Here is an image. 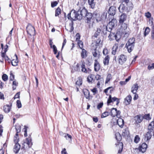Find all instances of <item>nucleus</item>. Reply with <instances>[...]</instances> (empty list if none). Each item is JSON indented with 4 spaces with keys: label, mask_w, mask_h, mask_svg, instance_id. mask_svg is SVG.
<instances>
[{
    "label": "nucleus",
    "mask_w": 154,
    "mask_h": 154,
    "mask_svg": "<svg viewBox=\"0 0 154 154\" xmlns=\"http://www.w3.org/2000/svg\"><path fill=\"white\" fill-rule=\"evenodd\" d=\"M115 90V87L112 86L109 87L103 90L104 93L107 96H109L108 99L107 104L108 105H110L111 103H113L114 102H116V104L118 106L120 103V99L116 97H112L111 94Z\"/></svg>",
    "instance_id": "1"
},
{
    "label": "nucleus",
    "mask_w": 154,
    "mask_h": 154,
    "mask_svg": "<svg viewBox=\"0 0 154 154\" xmlns=\"http://www.w3.org/2000/svg\"><path fill=\"white\" fill-rule=\"evenodd\" d=\"M73 12L72 13V12L73 10H72L70 13H69L67 14V18L69 20H70L71 21V23H69V26L70 27V29L69 31L70 32H72L74 29L73 21L77 20H78V19L76 17V16H75V12H77V11H76L75 10H73Z\"/></svg>",
    "instance_id": "2"
},
{
    "label": "nucleus",
    "mask_w": 154,
    "mask_h": 154,
    "mask_svg": "<svg viewBox=\"0 0 154 154\" xmlns=\"http://www.w3.org/2000/svg\"><path fill=\"white\" fill-rule=\"evenodd\" d=\"M107 29V28L106 26L104 25L100 26L99 27L97 28L94 35L92 36V37L97 38L99 37L100 35L102 33L104 35L106 34Z\"/></svg>",
    "instance_id": "3"
},
{
    "label": "nucleus",
    "mask_w": 154,
    "mask_h": 154,
    "mask_svg": "<svg viewBox=\"0 0 154 154\" xmlns=\"http://www.w3.org/2000/svg\"><path fill=\"white\" fill-rule=\"evenodd\" d=\"M93 14L92 13L88 12L84 17H85V21L88 26L89 28L93 27L94 20L93 19Z\"/></svg>",
    "instance_id": "4"
},
{
    "label": "nucleus",
    "mask_w": 154,
    "mask_h": 154,
    "mask_svg": "<svg viewBox=\"0 0 154 154\" xmlns=\"http://www.w3.org/2000/svg\"><path fill=\"white\" fill-rule=\"evenodd\" d=\"M132 5H133L132 4L131 6H128L127 5L126 6L125 4L122 3L119 7L118 9L119 12L122 14L125 13V12L128 13L133 9V7Z\"/></svg>",
    "instance_id": "5"
},
{
    "label": "nucleus",
    "mask_w": 154,
    "mask_h": 154,
    "mask_svg": "<svg viewBox=\"0 0 154 154\" xmlns=\"http://www.w3.org/2000/svg\"><path fill=\"white\" fill-rule=\"evenodd\" d=\"M88 13L86 9L84 8L81 10H79L75 12V16L78 19V20H80L82 19L83 17H85L86 14Z\"/></svg>",
    "instance_id": "6"
},
{
    "label": "nucleus",
    "mask_w": 154,
    "mask_h": 154,
    "mask_svg": "<svg viewBox=\"0 0 154 154\" xmlns=\"http://www.w3.org/2000/svg\"><path fill=\"white\" fill-rule=\"evenodd\" d=\"M80 68H81V71L82 72L86 73L88 72V71L85 68V63L83 60L77 63L76 66V71H79Z\"/></svg>",
    "instance_id": "7"
},
{
    "label": "nucleus",
    "mask_w": 154,
    "mask_h": 154,
    "mask_svg": "<svg viewBox=\"0 0 154 154\" xmlns=\"http://www.w3.org/2000/svg\"><path fill=\"white\" fill-rule=\"evenodd\" d=\"M26 31L28 34L31 36L35 35V31L34 27L30 23H28L26 27Z\"/></svg>",
    "instance_id": "8"
},
{
    "label": "nucleus",
    "mask_w": 154,
    "mask_h": 154,
    "mask_svg": "<svg viewBox=\"0 0 154 154\" xmlns=\"http://www.w3.org/2000/svg\"><path fill=\"white\" fill-rule=\"evenodd\" d=\"M127 60V56L124 54H121L118 56L117 60L119 64L123 65L125 64Z\"/></svg>",
    "instance_id": "9"
},
{
    "label": "nucleus",
    "mask_w": 154,
    "mask_h": 154,
    "mask_svg": "<svg viewBox=\"0 0 154 154\" xmlns=\"http://www.w3.org/2000/svg\"><path fill=\"white\" fill-rule=\"evenodd\" d=\"M122 135V137L125 139L127 140L130 139V133L128 127H127L123 130Z\"/></svg>",
    "instance_id": "10"
},
{
    "label": "nucleus",
    "mask_w": 154,
    "mask_h": 154,
    "mask_svg": "<svg viewBox=\"0 0 154 154\" xmlns=\"http://www.w3.org/2000/svg\"><path fill=\"white\" fill-rule=\"evenodd\" d=\"M121 113L120 110H118L116 108H112L111 109L110 111V115L113 117L115 116L119 117L120 116Z\"/></svg>",
    "instance_id": "11"
},
{
    "label": "nucleus",
    "mask_w": 154,
    "mask_h": 154,
    "mask_svg": "<svg viewBox=\"0 0 154 154\" xmlns=\"http://www.w3.org/2000/svg\"><path fill=\"white\" fill-rule=\"evenodd\" d=\"M83 93L85 97L89 101L92 99L93 96L92 95L90 94V92L88 89H84L83 90Z\"/></svg>",
    "instance_id": "12"
},
{
    "label": "nucleus",
    "mask_w": 154,
    "mask_h": 154,
    "mask_svg": "<svg viewBox=\"0 0 154 154\" xmlns=\"http://www.w3.org/2000/svg\"><path fill=\"white\" fill-rule=\"evenodd\" d=\"M152 61L150 59H148L145 62V65L147 66V69L151 70L154 69V63H152Z\"/></svg>",
    "instance_id": "13"
},
{
    "label": "nucleus",
    "mask_w": 154,
    "mask_h": 154,
    "mask_svg": "<svg viewBox=\"0 0 154 154\" xmlns=\"http://www.w3.org/2000/svg\"><path fill=\"white\" fill-rule=\"evenodd\" d=\"M147 148V145L145 143H143L142 144L140 145L138 149L140 152L142 153L145 152Z\"/></svg>",
    "instance_id": "14"
},
{
    "label": "nucleus",
    "mask_w": 154,
    "mask_h": 154,
    "mask_svg": "<svg viewBox=\"0 0 154 154\" xmlns=\"http://www.w3.org/2000/svg\"><path fill=\"white\" fill-rule=\"evenodd\" d=\"M116 7L114 6H111L109 8L108 13L109 15L112 16V18L114 17V16L116 14Z\"/></svg>",
    "instance_id": "15"
},
{
    "label": "nucleus",
    "mask_w": 154,
    "mask_h": 154,
    "mask_svg": "<svg viewBox=\"0 0 154 154\" xmlns=\"http://www.w3.org/2000/svg\"><path fill=\"white\" fill-rule=\"evenodd\" d=\"M97 48L92 47V53L94 57L99 58L100 56V52L97 49Z\"/></svg>",
    "instance_id": "16"
},
{
    "label": "nucleus",
    "mask_w": 154,
    "mask_h": 154,
    "mask_svg": "<svg viewBox=\"0 0 154 154\" xmlns=\"http://www.w3.org/2000/svg\"><path fill=\"white\" fill-rule=\"evenodd\" d=\"M108 38L110 41L113 40L115 39L117 42H119L120 40V38H118L117 37V34L115 33L110 32L109 35L108 36Z\"/></svg>",
    "instance_id": "17"
},
{
    "label": "nucleus",
    "mask_w": 154,
    "mask_h": 154,
    "mask_svg": "<svg viewBox=\"0 0 154 154\" xmlns=\"http://www.w3.org/2000/svg\"><path fill=\"white\" fill-rule=\"evenodd\" d=\"M134 120L135 121L134 124H138L140 123L143 120V119L142 115H138L134 117Z\"/></svg>",
    "instance_id": "18"
},
{
    "label": "nucleus",
    "mask_w": 154,
    "mask_h": 154,
    "mask_svg": "<svg viewBox=\"0 0 154 154\" xmlns=\"http://www.w3.org/2000/svg\"><path fill=\"white\" fill-rule=\"evenodd\" d=\"M102 42H101V39L98 37L97 39L94 40L92 44V47L97 48V46H99L100 45H102Z\"/></svg>",
    "instance_id": "19"
},
{
    "label": "nucleus",
    "mask_w": 154,
    "mask_h": 154,
    "mask_svg": "<svg viewBox=\"0 0 154 154\" xmlns=\"http://www.w3.org/2000/svg\"><path fill=\"white\" fill-rule=\"evenodd\" d=\"M112 19L111 21H110L108 24V25L110 26L109 28L112 29L115 26L117 25V20L115 18H114V17H113V18L111 17V19Z\"/></svg>",
    "instance_id": "20"
},
{
    "label": "nucleus",
    "mask_w": 154,
    "mask_h": 154,
    "mask_svg": "<svg viewBox=\"0 0 154 154\" xmlns=\"http://www.w3.org/2000/svg\"><path fill=\"white\" fill-rule=\"evenodd\" d=\"M94 70L95 72H98L100 70L101 68L100 64L97 59H95L94 60Z\"/></svg>",
    "instance_id": "21"
},
{
    "label": "nucleus",
    "mask_w": 154,
    "mask_h": 154,
    "mask_svg": "<svg viewBox=\"0 0 154 154\" xmlns=\"http://www.w3.org/2000/svg\"><path fill=\"white\" fill-rule=\"evenodd\" d=\"M53 42L52 40L50 39L49 41V44L50 46V48L53 49V51L54 54H57V49L56 47L54 45H53Z\"/></svg>",
    "instance_id": "22"
},
{
    "label": "nucleus",
    "mask_w": 154,
    "mask_h": 154,
    "mask_svg": "<svg viewBox=\"0 0 154 154\" xmlns=\"http://www.w3.org/2000/svg\"><path fill=\"white\" fill-rule=\"evenodd\" d=\"M119 45V42L117 43H115L113 46L112 49V54L113 55H115L116 53L118 46Z\"/></svg>",
    "instance_id": "23"
},
{
    "label": "nucleus",
    "mask_w": 154,
    "mask_h": 154,
    "mask_svg": "<svg viewBox=\"0 0 154 154\" xmlns=\"http://www.w3.org/2000/svg\"><path fill=\"white\" fill-rule=\"evenodd\" d=\"M127 18V15L125 13H123L120 15L119 20V23H122L125 21Z\"/></svg>",
    "instance_id": "24"
},
{
    "label": "nucleus",
    "mask_w": 154,
    "mask_h": 154,
    "mask_svg": "<svg viewBox=\"0 0 154 154\" xmlns=\"http://www.w3.org/2000/svg\"><path fill=\"white\" fill-rule=\"evenodd\" d=\"M115 138L117 141V142L116 143V145H117V144H119V143H122L121 142L122 139V136L119 132L116 133L115 134Z\"/></svg>",
    "instance_id": "25"
},
{
    "label": "nucleus",
    "mask_w": 154,
    "mask_h": 154,
    "mask_svg": "<svg viewBox=\"0 0 154 154\" xmlns=\"http://www.w3.org/2000/svg\"><path fill=\"white\" fill-rule=\"evenodd\" d=\"M20 149V145L18 143H15L14 146L13 150L15 153H18Z\"/></svg>",
    "instance_id": "26"
},
{
    "label": "nucleus",
    "mask_w": 154,
    "mask_h": 154,
    "mask_svg": "<svg viewBox=\"0 0 154 154\" xmlns=\"http://www.w3.org/2000/svg\"><path fill=\"white\" fill-rule=\"evenodd\" d=\"M134 45L127 43H126L125 45V47L129 53H131L132 51L134 48Z\"/></svg>",
    "instance_id": "27"
},
{
    "label": "nucleus",
    "mask_w": 154,
    "mask_h": 154,
    "mask_svg": "<svg viewBox=\"0 0 154 154\" xmlns=\"http://www.w3.org/2000/svg\"><path fill=\"white\" fill-rule=\"evenodd\" d=\"M118 118V119L117 121V124L119 127L123 128L124 125V121L122 118H120V117Z\"/></svg>",
    "instance_id": "28"
},
{
    "label": "nucleus",
    "mask_w": 154,
    "mask_h": 154,
    "mask_svg": "<svg viewBox=\"0 0 154 154\" xmlns=\"http://www.w3.org/2000/svg\"><path fill=\"white\" fill-rule=\"evenodd\" d=\"M82 51L80 53L81 57L82 59L86 58L88 56V52L85 49H81Z\"/></svg>",
    "instance_id": "29"
},
{
    "label": "nucleus",
    "mask_w": 154,
    "mask_h": 154,
    "mask_svg": "<svg viewBox=\"0 0 154 154\" xmlns=\"http://www.w3.org/2000/svg\"><path fill=\"white\" fill-rule=\"evenodd\" d=\"M12 105V103H10V106L7 104L4 106L3 110L5 112L8 113L10 112Z\"/></svg>",
    "instance_id": "30"
},
{
    "label": "nucleus",
    "mask_w": 154,
    "mask_h": 154,
    "mask_svg": "<svg viewBox=\"0 0 154 154\" xmlns=\"http://www.w3.org/2000/svg\"><path fill=\"white\" fill-rule=\"evenodd\" d=\"M132 100V97L130 95L127 96L124 99V103L126 105L130 104Z\"/></svg>",
    "instance_id": "31"
},
{
    "label": "nucleus",
    "mask_w": 154,
    "mask_h": 154,
    "mask_svg": "<svg viewBox=\"0 0 154 154\" xmlns=\"http://www.w3.org/2000/svg\"><path fill=\"white\" fill-rule=\"evenodd\" d=\"M110 56L109 55L106 56L103 60V62L104 66L108 65L109 63Z\"/></svg>",
    "instance_id": "32"
},
{
    "label": "nucleus",
    "mask_w": 154,
    "mask_h": 154,
    "mask_svg": "<svg viewBox=\"0 0 154 154\" xmlns=\"http://www.w3.org/2000/svg\"><path fill=\"white\" fill-rule=\"evenodd\" d=\"M26 144L28 146V148L31 147L32 145V139L30 136L26 138Z\"/></svg>",
    "instance_id": "33"
},
{
    "label": "nucleus",
    "mask_w": 154,
    "mask_h": 154,
    "mask_svg": "<svg viewBox=\"0 0 154 154\" xmlns=\"http://www.w3.org/2000/svg\"><path fill=\"white\" fill-rule=\"evenodd\" d=\"M15 59H12L11 61V64L13 66H16L18 65V57L17 54H15Z\"/></svg>",
    "instance_id": "34"
},
{
    "label": "nucleus",
    "mask_w": 154,
    "mask_h": 154,
    "mask_svg": "<svg viewBox=\"0 0 154 154\" xmlns=\"http://www.w3.org/2000/svg\"><path fill=\"white\" fill-rule=\"evenodd\" d=\"M138 88V86L137 83L134 84L131 88V91L133 94L136 93Z\"/></svg>",
    "instance_id": "35"
},
{
    "label": "nucleus",
    "mask_w": 154,
    "mask_h": 154,
    "mask_svg": "<svg viewBox=\"0 0 154 154\" xmlns=\"http://www.w3.org/2000/svg\"><path fill=\"white\" fill-rule=\"evenodd\" d=\"M142 116L143 119H144L146 120L149 121L151 119V117L149 113L142 114Z\"/></svg>",
    "instance_id": "36"
},
{
    "label": "nucleus",
    "mask_w": 154,
    "mask_h": 154,
    "mask_svg": "<svg viewBox=\"0 0 154 154\" xmlns=\"http://www.w3.org/2000/svg\"><path fill=\"white\" fill-rule=\"evenodd\" d=\"M94 75L91 74L88 75L87 77V81L89 82L93 83L94 82L95 79L94 78Z\"/></svg>",
    "instance_id": "37"
},
{
    "label": "nucleus",
    "mask_w": 154,
    "mask_h": 154,
    "mask_svg": "<svg viewBox=\"0 0 154 154\" xmlns=\"http://www.w3.org/2000/svg\"><path fill=\"white\" fill-rule=\"evenodd\" d=\"M1 48L2 49V51H3V53L5 54L6 52L8 51V45L6 44L4 46L2 43H1Z\"/></svg>",
    "instance_id": "38"
},
{
    "label": "nucleus",
    "mask_w": 154,
    "mask_h": 154,
    "mask_svg": "<svg viewBox=\"0 0 154 154\" xmlns=\"http://www.w3.org/2000/svg\"><path fill=\"white\" fill-rule=\"evenodd\" d=\"M94 0H88V3L90 7L92 9L94 8L95 3L94 2Z\"/></svg>",
    "instance_id": "39"
},
{
    "label": "nucleus",
    "mask_w": 154,
    "mask_h": 154,
    "mask_svg": "<svg viewBox=\"0 0 154 154\" xmlns=\"http://www.w3.org/2000/svg\"><path fill=\"white\" fill-rule=\"evenodd\" d=\"M151 132L148 131L145 135V140L146 141H147L149 140L151 137L152 134L151 133Z\"/></svg>",
    "instance_id": "40"
},
{
    "label": "nucleus",
    "mask_w": 154,
    "mask_h": 154,
    "mask_svg": "<svg viewBox=\"0 0 154 154\" xmlns=\"http://www.w3.org/2000/svg\"><path fill=\"white\" fill-rule=\"evenodd\" d=\"M154 125L153 123L152 122L149 124L148 127V131L152 132L154 130Z\"/></svg>",
    "instance_id": "41"
},
{
    "label": "nucleus",
    "mask_w": 154,
    "mask_h": 154,
    "mask_svg": "<svg viewBox=\"0 0 154 154\" xmlns=\"http://www.w3.org/2000/svg\"><path fill=\"white\" fill-rule=\"evenodd\" d=\"M135 38L134 37H132L129 39L127 43L135 45Z\"/></svg>",
    "instance_id": "42"
},
{
    "label": "nucleus",
    "mask_w": 154,
    "mask_h": 154,
    "mask_svg": "<svg viewBox=\"0 0 154 154\" xmlns=\"http://www.w3.org/2000/svg\"><path fill=\"white\" fill-rule=\"evenodd\" d=\"M13 141L14 143H18L19 141V134H16L14 137Z\"/></svg>",
    "instance_id": "43"
},
{
    "label": "nucleus",
    "mask_w": 154,
    "mask_h": 154,
    "mask_svg": "<svg viewBox=\"0 0 154 154\" xmlns=\"http://www.w3.org/2000/svg\"><path fill=\"white\" fill-rule=\"evenodd\" d=\"M82 77L81 76H79L78 78V80L76 81L75 84L76 85L80 86L82 85Z\"/></svg>",
    "instance_id": "44"
},
{
    "label": "nucleus",
    "mask_w": 154,
    "mask_h": 154,
    "mask_svg": "<svg viewBox=\"0 0 154 154\" xmlns=\"http://www.w3.org/2000/svg\"><path fill=\"white\" fill-rule=\"evenodd\" d=\"M5 53H3V51H2L1 54H0V62L2 63H4V60L5 58Z\"/></svg>",
    "instance_id": "45"
},
{
    "label": "nucleus",
    "mask_w": 154,
    "mask_h": 154,
    "mask_svg": "<svg viewBox=\"0 0 154 154\" xmlns=\"http://www.w3.org/2000/svg\"><path fill=\"white\" fill-rule=\"evenodd\" d=\"M15 129L16 133V134H18L20 132L21 128V126L20 125L18 124H17L15 125Z\"/></svg>",
    "instance_id": "46"
},
{
    "label": "nucleus",
    "mask_w": 154,
    "mask_h": 154,
    "mask_svg": "<svg viewBox=\"0 0 154 154\" xmlns=\"http://www.w3.org/2000/svg\"><path fill=\"white\" fill-rule=\"evenodd\" d=\"M121 25V29L122 31L126 30L127 28V24L123 22L122 23H119Z\"/></svg>",
    "instance_id": "47"
},
{
    "label": "nucleus",
    "mask_w": 154,
    "mask_h": 154,
    "mask_svg": "<svg viewBox=\"0 0 154 154\" xmlns=\"http://www.w3.org/2000/svg\"><path fill=\"white\" fill-rule=\"evenodd\" d=\"M112 79V75L110 73H108L107 75L105 82V84L107 83Z\"/></svg>",
    "instance_id": "48"
},
{
    "label": "nucleus",
    "mask_w": 154,
    "mask_h": 154,
    "mask_svg": "<svg viewBox=\"0 0 154 154\" xmlns=\"http://www.w3.org/2000/svg\"><path fill=\"white\" fill-rule=\"evenodd\" d=\"M116 146H119V147H120V149L118 150V153H121L122 151L123 146V144L122 143H119V144H117Z\"/></svg>",
    "instance_id": "49"
},
{
    "label": "nucleus",
    "mask_w": 154,
    "mask_h": 154,
    "mask_svg": "<svg viewBox=\"0 0 154 154\" xmlns=\"http://www.w3.org/2000/svg\"><path fill=\"white\" fill-rule=\"evenodd\" d=\"M61 10L60 8L59 7L57 8L55 11V16L56 17L58 16L61 14Z\"/></svg>",
    "instance_id": "50"
},
{
    "label": "nucleus",
    "mask_w": 154,
    "mask_h": 154,
    "mask_svg": "<svg viewBox=\"0 0 154 154\" xmlns=\"http://www.w3.org/2000/svg\"><path fill=\"white\" fill-rule=\"evenodd\" d=\"M103 55L106 56L109 55V53L108 50L106 47L103 50Z\"/></svg>",
    "instance_id": "51"
},
{
    "label": "nucleus",
    "mask_w": 154,
    "mask_h": 154,
    "mask_svg": "<svg viewBox=\"0 0 154 154\" xmlns=\"http://www.w3.org/2000/svg\"><path fill=\"white\" fill-rule=\"evenodd\" d=\"M150 29L148 27H146L144 32V36H146L147 35L149 34V33L150 31Z\"/></svg>",
    "instance_id": "52"
},
{
    "label": "nucleus",
    "mask_w": 154,
    "mask_h": 154,
    "mask_svg": "<svg viewBox=\"0 0 154 154\" xmlns=\"http://www.w3.org/2000/svg\"><path fill=\"white\" fill-rule=\"evenodd\" d=\"M28 148V146L26 144V142H24L22 144V147H21V149H23V150H25L26 149L29 148Z\"/></svg>",
    "instance_id": "53"
},
{
    "label": "nucleus",
    "mask_w": 154,
    "mask_h": 154,
    "mask_svg": "<svg viewBox=\"0 0 154 154\" xmlns=\"http://www.w3.org/2000/svg\"><path fill=\"white\" fill-rule=\"evenodd\" d=\"M77 44L81 49H83V44L82 41L80 40L78 41Z\"/></svg>",
    "instance_id": "54"
},
{
    "label": "nucleus",
    "mask_w": 154,
    "mask_h": 154,
    "mask_svg": "<svg viewBox=\"0 0 154 154\" xmlns=\"http://www.w3.org/2000/svg\"><path fill=\"white\" fill-rule=\"evenodd\" d=\"M18 84V83L15 80L12 83V89L13 90H14L16 89V87L17 86Z\"/></svg>",
    "instance_id": "55"
},
{
    "label": "nucleus",
    "mask_w": 154,
    "mask_h": 154,
    "mask_svg": "<svg viewBox=\"0 0 154 154\" xmlns=\"http://www.w3.org/2000/svg\"><path fill=\"white\" fill-rule=\"evenodd\" d=\"M109 115V112L107 111L105 112L102 114L101 117L104 118L108 116Z\"/></svg>",
    "instance_id": "56"
},
{
    "label": "nucleus",
    "mask_w": 154,
    "mask_h": 154,
    "mask_svg": "<svg viewBox=\"0 0 154 154\" xmlns=\"http://www.w3.org/2000/svg\"><path fill=\"white\" fill-rule=\"evenodd\" d=\"M140 140V138L138 135H136L134 139V142L136 143H138Z\"/></svg>",
    "instance_id": "57"
},
{
    "label": "nucleus",
    "mask_w": 154,
    "mask_h": 154,
    "mask_svg": "<svg viewBox=\"0 0 154 154\" xmlns=\"http://www.w3.org/2000/svg\"><path fill=\"white\" fill-rule=\"evenodd\" d=\"M59 1H54L51 3V6L52 8H54L58 4Z\"/></svg>",
    "instance_id": "58"
},
{
    "label": "nucleus",
    "mask_w": 154,
    "mask_h": 154,
    "mask_svg": "<svg viewBox=\"0 0 154 154\" xmlns=\"http://www.w3.org/2000/svg\"><path fill=\"white\" fill-rule=\"evenodd\" d=\"M91 91L93 93V95H95L98 92L97 89L96 88H94L92 89H91Z\"/></svg>",
    "instance_id": "59"
},
{
    "label": "nucleus",
    "mask_w": 154,
    "mask_h": 154,
    "mask_svg": "<svg viewBox=\"0 0 154 154\" xmlns=\"http://www.w3.org/2000/svg\"><path fill=\"white\" fill-rule=\"evenodd\" d=\"M2 79L4 81H7L8 79V75L6 74H4L2 75Z\"/></svg>",
    "instance_id": "60"
},
{
    "label": "nucleus",
    "mask_w": 154,
    "mask_h": 154,
    "mask_svg": "<svg viewBox=\"0 0 154 154\" xmlns=\"http://www.w3.org/2000/svg\"><path fill=\"white\" fill-rule=\"evenodd\" d=\"M28 128V127L26 126H24V128H23V130H24V136L25 137H26L27 136V129Z\"/></svg>",
    "instance_id": "61"
},
{
    "label": "nucleus",
    "mask_w": 154,
    "mask_h": 154,
    "mask_svg": "<svg viewBox=\"0 0 154 154\" xmlns=\"http://www.w3.org/2000/svg\"><path fill=\"white\" fill-rule=\"evenodd\" d=\"M145 17L148 18H151V14L149 12H147L145 13Z\"/></svg>",
    "instance_id": "62"
},
{
    "label": "nucleus",
    "mask_w": 154,
    "mask_h": 154,
    "mask_svg": "<svg viewBox=\"0 0 154 154\" xmlns=\"http://www.w3.org/2000/svg\"><path fill=\"white\" fill-rule=\"evenodd\" d=\"M14 79V75L12 72H10L9 80L10 81H13Z\"/></svg>",
    "instance_id": "63"
},
{
    "label": "nucleus",
    "mask_w": 154,
    "mask_h": 154,
    "mask_svg": "<svg viewBox=\"0 0 154 154\" xmlns=\"http://www.w3.org/2000/svg\"><path fill=\"white\" fill-rule=\"evenodd\" d=\"M17 107L19 108L21 107L22 105L20 100H17Z\"/></svg>",
    "instance_id": "64"
}]
</instances>
